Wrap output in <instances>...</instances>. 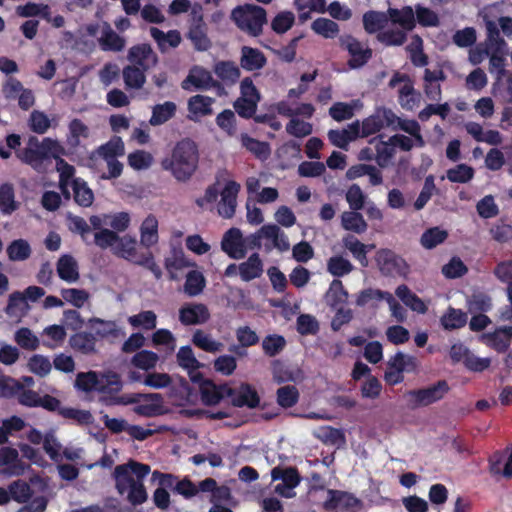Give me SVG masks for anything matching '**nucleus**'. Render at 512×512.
Masks as SVG:
<instances>
[{
    "instance_id": "nucleus-1",
    "label": "nucleus",
    "mask_w": 512,
    "mask_h": 512,
    "mask_svg": "<svg viewBox=\"0 0 512 512\" xmlns=\"http://www.w3.org/2000/svg\"><path fill=\"white\" fill-rule=\"evenodd\" d=\"M150 473L148 464L134 460L126 464L117 465L113 472L115 488L119 495L126 494L127 501L133 506L141 505L147 501L148 494L143 480Z\"/></svg>"
},
{
    "instance_id": "nucleus-2",
    "label": "nucleus",
    "mask_w": 512,
    "mask_h": 512,
    "mask_svg": "<svg viewBox=\"0 0 512 512\" xmlns=\"http://www.w3.org/2000/svg\"><path fill=\"white\" fill-rule=\"evenodd\" d=\"M161 168L171 173L179 182L191 179L198 168L199 149L191 138H183L176 142L171 154L161 160Z\"/></svg>"
},
{
    "instance_id": "nucleus-3",
    "label": "nucleus",
    "mask_w": 512,
    "mask_h": 512,
    "mask_svg": "<svg viewBox=\"0 0 512 512\" xmlns=\"http://www.w3.org/2000/svg\"><path fill=\"white\" fill-rule=\"evenodd\" d=\"M58 154H65V149L57 140L50 137L40 141L36 136H30L26 147L16 151L17 158L36 171H41L44 163L58 157Z\"/></svg>"
},
{
    "instance_id": "nucleus-4",
    "label": "nucleus",
    "mask_w": 512,
    "mask_h": 512,
    "mask_svg": "<svg viewBox=\"0 0 512 512\" xmlns=\"http://www.w3.org/2000/svg\"><path fill=\"white\" fill-rule=\"evenodd\" d=\"M117 257L123 258L133 264L142 266L153 273L156 279L162 277V270L154 260L152 252L139 253L137 251V241L130 235L118 236L117 243L112 250Z\"/></svg>"
},
{
    "instance_id": "nucleus-5",
    "label": "nucleus",
    "mask_w": 512,
    "mask_h": 512,
    "mask_svg": "<svg viewBox=\"0 0 512 512\" xmlns=\"http://www.w3.org/2000/svg\"><path fill=\"white\" fill-rule=\"evenodd\" d=\"M231 18L241 31L252 37L260 36L263 32V25L267 23L266 10L252 4L237 6L232 10Z\"/></svg>"
},
{
    "instance_id": "nucleus-6",
    "label": "nucleus",
    "mask_w": 512,
    "mask_h": 512,
    "mask_svg": "<svg viewBox=\"0 0 512 512\" xmlns=\"http://www.w3.org/2000/svg\"><path fill=\"white\" fill-rule=\"evenodd\" d=\"M449 390L448 382L446 380H439L426 388L409 390L405 396L408 398L409 407L414 409L440 401Z\"/></svg>"
},
{
    "instance_id": "nucleus-7",
    "label": "nucleus",
    "mask_w": 512,
    "mask_h": 512,
    "mask_svg": "<svg viewBox=\"0 0 512 512\" xmlns=\"http://www.w3.org/2000/svg\"><path fill=\"white\" fill-rule=\"evenodd\" d=\"M100 387H103L104 389L99 390V393L111 394L110 397L104 396L102 398L107 405L133 404L139 402L140 398H142V394L118 396L117 394L122 390L123 384L120 375L115 372L104 374L102 379H100Z\"/></svg>"
},
{
    "instance_id": "nucleus-8",
    "label": "nucleus",
    "mask_w": 512,
    "mask_h": 512,
    "mask_svg": "<svg viewBox=\"0 0 512 512\" xmlns=\"http://www.w3.org/2000/svg\"><path fill=\"white\" fill-rule=\"evenodd\" d=\"M398 116L386 107H377L372 115L365 118L361 125V137H368L379 132L381 129L390 128Z\"/></svg>"
},
{
    "instance_id": "nucleus-9",
    "label": "nucleus",
    "mask_w": 512,
    "mask_h": 512,
    "mask_svg": "<svg viewBox=\"0 0 512 512\" xmlns=\"http://www.w3.org/2000/svg\"><path fill=\"white\" fill-rule=\"evenodd\" d=\"M376 261L380 272L384 276H406L409 272L406 261L389 249L378 251Z\"/></svg>"
},
{
    "instance_id": "nucleus-10",
    "label": "nucleus",
    "mask_w": 512,
    "mask_h": 512,
    "mask_svg": "<svg viewBox=\"0 0 512 512\" xmlns=\"http://www.w3.org/2000/svg\"><path fill=\"white\" fill-rule=\"evenodd\" d=\"M153 480H158L159 487L153 493L154 505L161 509L166 510L170 506V494L167 489H172L177 480V476L171 473H163L155 470L152 473Z\"/></svg>"
},
{
    "instance_id": "nucleus-11",
    "label": "nucleus",
    "mask_w": 512,
    "mask_h": 512,
    "mask_svg": "<svg viewBox=\"0 0 512 512\" xmlns=\"http://www.w3.org/2000/svg\"><path fill=\"white\" fill-rule=\"evenodd\" d=\"M327 494L328 498L323 503V508L326 511H334L338 508L348 510L362 506V501L353 493L336 489H328Z\"/></svg>"
},
{
    "instance_id": "nucleus-12",
    "label": "nucleus",
    "mask_w": 512,
    "mask_h": 512,
    "mask_svg": "<svg viewBox=\"0 0 512 512\" xmlns=\"http://www.w3.org/2000/svg\"><path fill=\"white\" fill-rule=\"evenodd\" d=\"M221 248L232 259L244 258L247 251L241 230L232 227L226 231L221 241Z\"/></svg>"
},
{
    "instance_id": "nucleus-13",
    "label": "nucleus",
    "mask_w": 512,
    "mask_h": 512,
    "mask_svg": "<svg viewBox=\"0 0 512 512\" xmlns=\"http://www.w3.org/2000/svg\"><path fill=\"white\" fill-rule=\"evenodd\" d=\"M210 316L208 307L203 303H187L179 309V321L184 326L204 324Z\"/></svg>"
},
{
    "instance_id": "nucleus-14",
    "label": "nucleus",
    "mask_w": 512,
    "mask_h": 512,
    "mask_svg": "<svg viewBox=\"0 0 512 512\" xmlns=\"http://www.w3.org/2000/svg\"><path fill=\"white\" fill-rule=\"evenodd\" d=\"M201 401L207 406L216 405L226 397L233 396L235 389L227 384L216 385L213 381L207 380L200 383Z\"/></svg>"
},
{
    "instance_id": "nucleus-15",
    "label": "nucleus",
    "mask_w": 512,
    "mask_h": 512,
    "mask_svg": "<svg viewBox=\"0 0 512 512\" xmlns=\"http://www.w3.org/2000/svg\"><path fill=\"white\" fill-rule=\"evenodd\" d=\"M239 191L240 185L236 181L230 180L225 184L217 208L220 216L226 219H230L234 216Z\"/></svg>"
},
{
    "instance_id": "nucleus-16",
    "label": "nucleus",
    "mask_w": 512,
    "mask_h": 512,
    "mask_svg": "<svg viewBox=\"0 0 512 512\" xmlns=\"http://www.w3.org/2000/svg\"><path fill=\"white\" fill-rule=\"evenodd\" d=\"M263 238L270 240L271 243H265V250L270 252L273 248L280 252L288 251L290 243L287 235L276 224H265L260 228Z\"/></svg>"
},
{
    "instance_id": "nucleus-17",
    "label": "nucleus",
    "mask_w": 512,
    "mask_h": 512,
    "mask_svg": "<svg viewBox=\"0 0 512 512\" xmlns=\"http://www.w3.org/2000/svg\"><path fill=\"white\" fill-rule=\"evenodd\" d=\"M229 397L231 398L232 405L238 408L247 407L255 409L260 404V396L257 390L249 383H241L235 389L233 396Z\"/></svg>"
},
{
    "instance_id": "nucleus-18",
    "label": "nucleus",
    "mask_w": 512,
    "mask_h": 512,
    "mask_svg": "<svg viewBox=\"0 0 512 512\" xmlns=\"http://www.w3.org/2000/svg\"><path fill=\"white\" fill-rule=\"evenodd\" d=\"M345 47L351 56L348 65L353 69L364 66L372 57V49L364 47L359 40L352 36L347 38Z\"/></svg>"
},
{
    "instance_id": "nucleus-19",
    "label": "nucleus",
    "mask_w": 512,
    "mask_h": 512,
    "mask_svg": "<svg viewBox=\"0 0 512 512\" xmlns=\"http://www.w3.org/2000/svg\"><path fill=\"white\" fill-rule=\"evenodd\" d=\"M187 37L198 51H207L211 47V41L207 36V25L202 15L193 19Z\"/></svg>"
},
{
    "instance_id": "nucleus-20",
    "label": "nucleus",
    "mask_w": 512,
    "mask_h": 512,
    "mask_svg": "<svg viewBox=\"0 0 512 512\" xmlns=\"http://www.w3.org/2000/svg\"><path fill=\"white\" fill-rule=\"evenodd\" d=\"M97 338L94 334L89 332H76L69 338V346L76 353L80 355H93L97 353Z\"/></svg>"
},
{
    "instance_id": "nucleus-21",
    "label": "nucleus",
    "mask_w": 512,
    "mask_h": 512,
    "mask_svg": "<svg viewBox=\"0 0 512 512\" xmlns=\"http://www.w3.org/2000/svg\"><path fill=\"white\" fill-rule=\"evenodd\" d=\"M267 58L262 51L250 46L241 48L240 65L246 71H256L265 67Z\"/></svg>"
},
{
    "instance_id": "nucleus-22",
    "label": "nucleus",
    "mask_w": 512,
    "mask_h": 512,
    "mask_svg": "<svg viewBox=\"0 0 512 512\" xmlns=\"http://www.w3.org/2000/svg\"><path fill=\"white\" fill-rule=\"evenodd\" d=\"M211 81V73L202 67L196 66L190 70L188 76L182 81L181 87L184 90H190V86L197 90H208Z\"/></svg>"
},
{
    "instance_id": "nucleus-23",
    "label": "nucleus",
    "mask_w": 512,
    "mask_h": 512,
    "mask_svg": "<svg viewBox=\"0 0 512 512\" xmlns=\"http://www.w3.org/2000/svg\"><path fill=\"white\" fill-rule=\"evenodd\" d=\"M127 59L135 66L142 67L143 69H149L150 59H152L154 63L157 61V57L151 46L146 43L132 46L128 51Z\"/></svg>"
},
{
    "instance_id": "nucleus-24",
    "label": "nucleus",
    "mask_w": 512,
    "mask_h": 512,
    "mask_svg": "<svg viewBox=\"0 0 512 512\" xmlns=\"http://www.w3.org/2000/svg\"><path fill=\"white\" fill-rule=\"evenodd\" d=\"M159 240L158 220L155 215L149 214L140 226V243L149 249L156 245Z\"/></svg>"
},
{
    "instance_id": "nucleus-25",
    "label": "nucleus",
    "mask_w": 512,
    "mask_h": 512,
    "mask_svg": "<svg viewBox=\"0 0 512 512\" xmlns=\"http://www.w3.org/2000/svg\"><path fill=\"white\" fill-rule=\"evenodd\" d=\"M214 99L204 95H194L188 100V111L190 120H196L200 116H207L213 113L212 103Z\"/></svg>"
},
{
    "instance_id": "nucleus-26",
    "label": "nucleus",
    "mask_w": 512,
    "mask_h": 512,
    "mask_svg": "<svg viewBox=\"0 0 512 512\" xmlns=\"http://www.w3.org/2000/svg\"><path fill=\"white\" fill-rule=\"evenodd\" d=\"M389 20L400 25L405 30H412L416 25L415 14L411 6H404L402 9L389 8L387 10Z\"/></svg>"
},
{
    "instance_id": "nucleus-27",
    "label": "nucleus",
    "mask_w": 512,
    "mask_h": 512,
    "mask_svg": "<svg viewBox=\"0 0 512 512\" xmlns=\"http://www.w3.org/2000/svg\"><path fill=\"white\" fill-rule=\"evenodd\" d=\"M238 269L241 279L245 282L260 277L263 273V263L259 254H251L245 262L239 265Z\"/></svg>"
},
{
    "instance_id": "nucleus-28",
    "label": "nucleus",
    "mask_w": 512,
    "mask_h": 512,
    "mask_svg": "<svg viewBox=\"0 0 512 512\" xmlns=\"http://www.w3.org/2000/svg\"><path fill=\"white\" fill-rule=\"evenodd\" d=\"M99 45L103 51L120 52L125 48L126 40L118 35L107 23L99 38Z\"/></svg>"
},
{
    "instance_id": "nucleus-29",
    "label": "nucleus",
    "mask_w": 512,
    "mask_h": 512,
    "mask_svg": "<svg viewBox=\"0 0 512 512\" xmlns=\"http://www.w3.org/2000/svg\"><path fill=\"white\" fill-rule=\"evenodd\" d=\"M57 273L60 279L66 282H75L79 279L78 264L69 254L62 255L57 262Z\"/></svg>"
},
{
    "instance_id": "nucleus-30",
    "label": "nucleus",
    "mask_w": 512,
    "mask_h": 512,
    "mask_svg": "<svg viewBox=\"0 0 512 512\" xmlns=\"http://www.w3.org/2000/svg\"><path fill=\"white\" fill-rule=\"evenodd\" d=\"M273 481L282 480L279 485L287 486V488H296L301 482V476L296 467H280L276 466L271 471Z\"/></svg>"
},
{
    "instance_id": "nucleus-31",
    "label": "nucleus",
    "mask_w": 512,
    "mask_h": 512,
    "mask_svg": "<svg viewBox=\"0 0 512 512\" xmlns=\"http://www.w3.org/2000/svg\"><path fill=\"white\" fill-rule=\"evenodd\" d=\"M214 73L224 83L231 86L238 82L241 71L233 61H219L214 66Z\"/></svg>"
},
{
    "instance_id": "nucleus-32",
    "label": "nucleus",
    "mask_w": 512,
    "mask_h": 512,
    "mask_svg": "<svg viewBox=\"0 0 512 512\" xmlns=\"http://www.w3.org/2000/svg\"><path fill=\"white\" fill-rule=\"evenodd\" d=\"M395 294L411 310L422 314L427 311V306L423 300L413 293L407 285H399L395 290Z\"/></svg>"
},
{
    "instance_id": "nucleus-33",
    "label": "nucleus",
    "mask_w": 512,
    "mask_h": 512,
    "mask_svg": "<svg viewBox=\"0 0 512 512\" xmlns=\"http://www.w3.org/2000/svg\"><path fill=\"white\" fill-rule=\"evenodd\" d=\"M363 26L368 34H374L387 25L389 18L387 12L369 10L363 14Z\"/></svg>"
},
{
    "instance_id": "nucleus-34",
    "label": "nucleus",
    "mask_w": 512,
    "mask_h": 512,
    "mask_svg": "<svg viewBox=\"0 0 512 512\" xmlns=\"http://www.w3.org/2000/svg\"><path fill=\"white\" fill-rule=\"evenodd\" d=\"M150 35L157 42L160 50H165L166 45L171 48H176L180 45L182 37L178 30H169L167 33L159 28L151 27Z\"/></svg>"
},
{
    "instance_id": "nucleus-35",
    "label": "nucleus",
    "mask_w": 512,
    "mask_h": 512,
    "mask_svg": "<svg viewBox=\"0 0 512 512\" xmlns=\"http://www.w3.org/2000/svg\"><path fill=\"white\" fill-rule=\"evenodd\" d=\"M398 101L403 109L412 111L420 104L421 94L415 90L413 83H404L399 89Z\"/></svg>"
},
{
    "instance_id": "nucleus-36",
    "label": "nucleus",
    "mask_w": 512,
    "mask_h": 512,
    "mask_svg": "<svg viewBox=\"0 0 512 512\" xmlns=\"http://www.w3.org/2000/svg\"><path fill=\"white\" fill-rule=\"evenodd\" d=\"M68 130L67 143L72 148H77L80 145L81 138L87 139L90 136L89 127L78 118L69 122Z\"/></svg>"
},
{
    "instance_id": "nucleus-37",
    "label": "nucleus",
    "mask_w": 512,
    "mask_h": 512,
    "mask_svg": "<svg viewBox=\"0 0 512 512\" xmlns=\"http://www.w3.org/2000/svg\"><path fill=\"white\" fill-rule=\"evenodd\" d=\"M467 314L460 309L449 307L440 319L441 325L445 330H455L462 328L467 323Z\"/></svg>"
},
{
    "instance_id": "nucleus-38",
    "label": "nucleus",
    "mask_w": 512,
    "mask_h": 512,
    "mask_svg": "<svg viewBox=\"0 0 512 512\" xmlns=\"http://www.w3.org/2000/svg\"><path fill=\"white\" fill-rule=\"evenodd\" d=\"M342 227L347 231L362 234L367 230V223L358 211H346L341 215Z\"/></svg>"
},
{
    "instance_id": "nucleus-39",
    "label": "nucleus",
    "mask_w": 512,
    "mask_h": 512,
    "mask_svg": "<svg viewBox=\"0 0 512 512\" xmlns=\"http://www.w3.org/2000/svg\"><path fill=\"white\" fill-rule=\"evenodd\" d=\"M241 144L258 159L265 160L270 156L271 149L269 143L257 140L248 134L241 135Z\"/></svg>"
},
{
    "instance_id": "nucleus-40",
    "label": "nucleus",
    "mask_w": 512,
    "mask_h": 512,
    "mask_svg": "<svg viewBox=\"0 0 512 512\" xmlns=\"http://www.w3.org/2000/svg\"><path fill=\"white\" fill-rule=\"evenodd\" d=\"M417 368V360L414 356L397 352L387 363V369L399 373L414 372Z\"/></svg>"
},
{
    "instance_id": "nucleus-41",
    "label": "nucleus",
    "mask_w": 512,
    "mask_h": 512,
    "mask_svg": "<svg viewBox=\"0 0 512 512\" xmlns=\"http://www.w3.org/2000/svg\"><path fill=\"white\" fill-rule=\"evenodd\" d=\"M176 104L171 101H166L163 104H157L153 107L152 116L149 120V123L152 126H158L166 123L172 117H174L176 113Z\"/></svg>"
},
{
    "instance_id": "nucleus-42",
    "label": "nucleus",
    "mask_w": 512,
    "mask_h": 512,
    "mask_svg": "<svg viewBox=\"0 0 512 512\" xmlns=\"http://www.w3.org/2000/svg\"><path fill=\"white\" fill-rule=\"evenodd\" d=\"M147 70L135 65L124 67L122 74L126 87L132 89L142 88L146 81L145 71Z\"/></svg>"
},
{
    "instance_id": "nucleus-43",
    "label": "nucleus",
    "mask_w": 512,
    "mask_h": 512,
    "mask_svg": "<svg viewBox=\"0 0 512 512\" xmlns=\"http://www.w3.org/2000/svg\"><path fill=\"white\" fill-rule=\"evenodd\" d=\"M343 245L352 253L353 257L358 260L363 267L368 265L367 245L363 244L355 236L350 234L343 237Z\"/></svg>"
},
{
    "instance_id": "nucleus-44",
    "label": "nucleus",
    "mask_w": 512,
    "mask_h": 512,
    "mask_svg": "<svg viewBox=\"0 0 512 512\" xmlns=\"http://www.w3.org/2000/svg\"><path fill=\"white\" fill-rule=\"evenodd\" d=\"M19 204L15 201L14 187L10 183L0 185V211L4 215H10L16 211Z\"/></svg>"
},
{
    "instance_id": "nucleus-45",
    "label": "nucleus",
    "mask_w": 512,
    "mask_h": 512,
    "mask_svg": "<svg viewBox=\"0 0 512 512\" xmlns=\"http://www.w3.org/2000/svg\"><path fill=\"white\" fill-rule=\"evenodd\" d=\"M508 54V48L503 49H491L489 54V72L495 74L496 78L500 80L505 76L506 70V56Z\"/></svg>"
},
{
    "instance_id": "nucleus-46",
    "label": "nucleus",
    "mask_w": 512,
    "mask_h": 512,
    "mask_svg": "<svg viewBox=\"0 0 512 512\" xmlns=\"http://www.w3.org/2000/svg\"><path fill=\"white\" fill-rule=\"evenodd\" d=\"M486 27V39L483 41L490 49H503L508 48V45L503 37L500 35V30L495 21L488 18L484 19Z\"/></svg>"
},
{
    "instance_id": "nucleus-47",
    "label": "nucleus",
    "mask_w": 512,
    "mask_h": 512,
    "mask_svg": "<svg viewBox=\"0 0 512 512\" xmlns=\"http://www.w3.org/2000/svg\"><path fill=\"white\" fill-rule=\"evenodd\" d=\"M72 186L75 202L82 207L91 206L94 201V194L87 183L81 178H75L72 181Z\"/></svg>"
},
{
    "instance_id": "nucleus-48",
    "label": "nucleus",
    "mask_w": 512,
    "mask_h": 512,
    "mask_svg": "<svg viewBox=\"0 0 512 512\" xmlns=\"http://www.w3.org/2000/svg\"><path fill=\"white\" fill-rule=\"evenodd\" d=\"M10 261H25L32 253L30 244L25 239L13 240L6 249Z\"/></svg>"
},
{
    "instance_id": "nucleus-49",
    "label": "nucleus",
    "mask_w": 512,
    "mask_h": 512,
    "mask_svg": "<svg viewBox=\"0 0 512 512\" xmlns=\"http://www.w3.org/2000/svg\"><path fill=\"white\" fill-rule=\"evenodd\" d=\"M75 386L78 390L83 392H92L103 390V387H100V378L98 377L97 372L88 371V372H80L76 376Z\"/></svg>"
},
{
    "instance_id": "nucleus-50",
    "label": "nucleus",
    "mask_w": 512,
    "mask_h": 512,
    "mask_svg": "<svg viewBox=\"0 0 512 512\" xmlns=\"http://www.w3.org/2000/svg\"><path fill=\"white\" fill-rule=\"evenodd\" d=\"M327 304L332 308H337L347 303L348 292L344 288L341 280L334 279L326 295Z\"/></svg>"
},
{
    "instance_id": "nucleus-51",
    "label": "nucleus",
    "mask_w": 512,
    "mask_h": 512,
    "mask_svg": "<svg viewBox=\"0 0 512 512\" xmlns=\"http://www.w3.org/2000/svg\"><path fill=\"white\" fill-rule=\"evenodd\" d=\"M97 153L104 160L116 159V157L123 156L125 153L124 142L122 141L121 137L114 136L108 142L99 146Z\"/></svg>"
},
{
    "instance_id": "nucleus-52",
    "label": "nucleus",
    "mask_w": 512,
    "mask_h": 512,
    "mask_svg": "<svg viewBox=\"0 0 512 512\" xmlns=\"http://www.w3.org/2000/svg\"><path fill=\"white\" fill-rule=\"evenodd\" d=\"M205 284L206 281L203 274L197 270H191L186 275L184 292L190 297L197 296L202 293Z\"/></svg>"
},
{
    "instance_id": "nucleus-53",
    "label": "nucleus",
    "mask_w": 512,
    "mask_h": 512,
    "mask_svg": "<svg viewBox=\"0 0 512 512\" xmlns=\"http://www.w3.org/2000/svg\"><path fill=\"white\" fill-rule=\"evenodd\" d=\"M43 335L49 340H43L42 344L46 348L54 349L61 346L66 338V330L62 325H50L43 330Z\"/></svg>"
},
{
    "instance_id": "nucleus-54",
    "label": "nucleus",
    "mask_w": 512,
    "mask_h": 512,
    "mask_svg": "<svg viewBox=\"0 0 512 512\" xmlns=\"http://www.w3.org/2000/svg\"><path fill=\"white\" fill-rule=\"evenodd\" d=\"M192 343L203 351L215 353L221 351L223 344L214 340L209 334L198 329L192 336Z\"/></svg>"
},
{
    "instance_id": "nucleus-55",
    "label": "nucleus",
    "mask_w": 512,
    "mask_h": 512,
    "mask_svg": "<svg viewBox=\"0 0 512 512\" xmlns=\"http://www.w3.org/2000/svg\"><path fill=\"white\" fill-rule=\"evenodd\" d=\"M158 360L159 357L155 352L150 350H141L134 354L130 363L138 369L149 371L155 368Z\"/></svg>"
},
{
    "instance_id": "nucleus-56",
    "label": "nucleus",
    "mask_w": 512,
    "mask_h": 512,
    "mask_svg": "<svg viewBox=\"0 0 512 512\" xmlns=\"http://www.w3.org/2000/svg\"><path fill=\"white\" fill-rule=\"evenodd\" d=\"M286 346V340L282 335L270 334L262 340V349L266 356L275 357L280 354Z\"/></svg>"
},
{
    "instance_id": "nucleus-57",
    "label": "nucleus",
    "mask_w": 512,
    "mask_h": 512,
    "mask_svg": "<svg viewBox=\"0 0 512 512\" xmlns=\"http://www.w3.org/2000/svg\"><path fill=\"white\" fill-rule=\"evenodd\" d=\"M448 237V233L439 227H432L424 231L421 235V245L426 249H433L443 243Z\"/></svg>"
},
{
    "instance_id": "nucleus-58",
    "label": "nucleus",
    "mask_w": 512,
    "mask_h": 512,
    "mask_svg": "<svg viewBox=\"0 0 512 512\" xmlns=\"http://www.w3.org/2000/svg\"><path fill=\"white\" fill-rule=\"evenodd\" d=\"M276 395L278 405L285 409L293 407L299 400V391L294 385L280 387Z\"/></svg>"
},
{
    "instance_id": "nucleus-59",
    "label": "nucleus",
    "mask_w": 512,
    "mask_h": 512,
    "mask_svg": "<svg viewBox=\"0 0 512 512\" xmlns=\"http://www.w3.org/2000/svg\"><path fill=\"white\" fill-rule=\"evenodd\" d=\"M359 101L352 103L336 102L329 109V115L337 122L349 120L354 116V109Z\"/></svg>"
},
{
    "instance_id": "nucleus-60",
    "label": "nucleus",
    "mask_w": 512,
    "mask_h": 512,
    "mask_svg": "<svg viewBox=\"0 0 512 512\" xmlns=\"http://www.w3.org/2000/svg\"><path fill=\"white\" fill-rule=\"evenodd\" d=\"M485 343L498 353H505L510 347V343L500 332V326L497 327L493 332H489L483 335Z\"/></svg>"
},
{
    "instance_id": "nucleus-61",
    "label": "nucleus",
    "mask_w": 512,
    "mask_h": 512,
    "mask_svg": "<svg viewBox=\"0 0 512 512\" xmlns=\"http://www.w3.org/2000/svg\"><path fill=\"white\" fill-rule=\"evenodd\" d=\"M312 30L325 38H334L339 32V26L333 20L317 18L311 25Z\"/></svg>"
},
{
    "instance_id": "nucleus-62",
    "label": "nucleus",
    "mask_w": 512,
    "mask_h": 512,
    "mask_svg": "<svg viewBox=\"0 0 512 512\" xmlns=\"http://www.w3.org/2000/svg\"><path fill=\"white\" fill-rule=\"evenodd\" d=\"M327 270L335 277H342L353 270V265L342 256H333L327 262Z\"/></svg>"
},
{
    "instance_id": "nucleus-63",
    "label": "nucleus",
    "mask_w": 512,
    "mask_h": 512,
    "mask_svg": "<svg viewBox=\"0 0 512 512\" xmlns=\"http://www.w3.org/2000/svg\"><path fill=\"white\" fill-rule=\"evenodd\" d=\"M176 357L178 365L186 370H198L202 366L189 345L180 347Z\"/></svg>"
},
{
    "instance_id": "nucleus-64",
    "label": "nucleus",
    "mask_w": 512,
    "mask_h": 512,
    "mask_svg": "<svg viewBox=\"0 0 512 512\" xmlns=\"http://www.w3.org/2000/svg\"><path fill=\"white\" fill-rule=\"evenodd\" d=\"M493 240L498 243H506L512 239V225L505 223L503 219L498 220L489 230Z\"/></svg>"
}]
</instances>
